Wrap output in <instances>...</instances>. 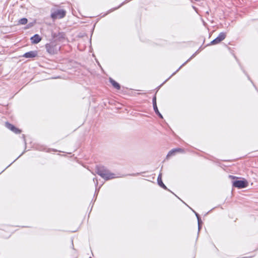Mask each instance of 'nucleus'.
<instances>
[{"mask_svg": "<svg viewBox=\"0 0 258 258\" xmlns=\"http://www.w3.org/2000/svg\"><path fill=\"white\" fill-rule=\"evenodd\" d=\"M196 55H197V53H195L194 54H193L192 55V56L188 59H187L184 63H183L174 73H173L172 74V76H174L177 72H178L179 71V70L183 67L184 66L187 62L189 61L192 58H194V57H195L196 56Z\"/></svg>", "mask_w": 258, "mask_h": 258, "instance_id": "15", "label": "nucleus"}, {"mask_svg": "<svg viewBox=\"0 0 258 258\" xmlns=\"http://www.w3.org/2000/svg\"><path fill=\"white\" fill-rule=\"evenodd\" d=\"M72 245H73V246L74 247L73 241L72 240Z\"/></svg>", "mask_w": 258, "mask_h": 258, "instance_id": "31", "label": "nucleus"}, {"mask_svg": "<svg viewBox=\"0 0 258 258\" xmlns=\"http://www.w3.org/2000/svg\"><path fill=\"white\" fill-rule=\"evenodd\" d=\"M93 181L94 182H95V185H96V186H97L98 185V182L97 179L96 178H93Z\"/></svg>", "mask_w": 258, "mask_h": 258, "instance_id": "24", "label": "nucleus"}, {"mask_svg": "<svg viewBox=\"0 0 258 258\" xmlns=\"http://www.w3.org/2000/svg\"><path fill=\"white\" fill-rule=\"evenodd\" d=\"M200 50H201V47L196 52V53H197V54H198Z\"/></svg>", "mask_w": 258, "mask_h": 258, "instance_id": "26", "label": "nucleus"}, {"mask_svg": "<svg viewBox=\"0 0 258 258\" xmlns=\"http://www.w3.org/2000/svg\"><path fill=\"white\" fill-rule=\"evenodd\" d=\"M192 211L195 213L197 218V220H198V222H201L202 221V220L201 219V217H200V215L197 213L196 212H195L194 210H192Z\"/></svg>", "mask_w": 258, "mask_h": 258, "instance_id": "20", "label": "nucleus"}, {"mask_svg": "<svg viewBox=\"0 0 258 258\" xmlns=\"http://www.w3.org/2000/svg\"><path fill=\"white\" fill-rule=\"evenodd\" d=\"M5 126L17 134H20L21 132L20 130L17 128L14 125L11 124L9 122H5Z\"/></svg>", "mask_w": 258, "mask_h": 258, "instance_id": "7", "label": "nucleus"}, {"mask_svg": "<svg viewBox=\"0 0 258 258\" xmlns=\"http://www.w3.org/2000/svg\"><path fill=\"white\" fill-rule=\"evenodd\" d=\"M46 51L50 54H57L60 49V47L57 44L55 41H51L45 45Z\"/></svg>", "mask_w": 258, "mask_h": 258, "instance_id": "2", "label": "nucleus"}, {"mask_svg": "<svg viewBox=\"0 0 258 258\" xmlns=\"http://www.w3.org/2000/svg\"><path fill=\"white\" fill-rule=\"evenodd\" d=\"M21 156H22V154H20V155H19V156H18V158H20V157H21Z\"/></svg>", "mask_w": 258, "mask_h": 258, "instance_id": "32", "label": "nucleus"}, {"mask_svg": "<svg viewBox=\"0 0 258 258\" xmlns=\"http://www.w3.org/2000/svg\"><path fill=\"white\" fill-rule=\"evenodd\" d=\"M232 185L239 189L246 187L248 186V182L246 180H236L232 181Z\"/></svg>", "mask_w": 258, "mask_h": 258, "instance_id": "4", "label": "nucleus"}, {"mask_svg": "<svg viewBox=\"0 0 258 258\" xmlns=\"http://www.w3.org/2000/svg\"><path fill=\"white\" fill-rule=\"evenodd\" d=\"M30 40L32 44H36L41 41L42 38L38 34H36L31 37Z\"/></svg>", "mask_w": 258, "mask_h": 258, "instance_id": "9", "label": "nucleus"}, {"mask_svg": "<svg viewBox=\"0 0 258 258\" xmlns=\"http://www.w3.org/2000/svg\"><path fill=\"white\" fill-rule=\"evenodd\" d=\"M152 102H153V107L157 106V102H156V94L153 97Z\"/></svg>", "mask_w": 258, "mask_h": 258, "instance_id": "19", "label": "nucleus"}, {"mask_svg": "<svg viewBox=\"0 0 258 258\" xmlns=\"http://www.w3.org/2000/svg\"><path fill=\"white\" fill-rule=\"evenodd\" d=\"M131 0H125V1H124L123 2H122L118 7H116V8H114L113 9H111L110 10V12H112L114 10H117V9L119 8L120 7H121L122 6H123V5H124L125 4H126L127 3H128V2H130Z\"/></svg>", "mask_w": 258, "mask_h": 258, "instance_id": "18", "label": "nucleus"}, {"mask_svg": "<svg viewBox=\"0 0 258 258\" xmlns=\"http://www.w3.org/2000/svg\"><path fill=\"white\" fill-rule=\"evenodd\" d=\"M96 173L101 177L106 180L113 179L116 177L114 173H111L109 170L104 166H97L96 168Z\"/></svg>", "mask_w": 258, "mask_h": 258, "instance_id": "1", "label": "nucleus"}, {"mask_svg": "<svg viewBox=\"0 0 258 258\" xmlns=\"http://www.w3.org/2000/svg\"><path fill=\"white\" fill-rule=\"evenodd\" d=\"M157 182L158 185L164 188L165 190H167L168 191H170L169 189L167 188V187L166 186V185L163 183L162 180V173H160L158 176L157 178Z\"/></svg>", "mask_w": 258, "mask_h": 258, "instance_id": "11", "label": "nucleus"}, {"mask_svg": "<svg viewBox=\"0 0 258 258\" xmlns=\"http://www.w3.org/2000/svg\"><path fill=\"white\" fill-rule=\"evenodd\" d=\"M229 178L230 179H238V177H236V176H233V175H229Z\"/></svg>", "mask_w": 258, "mask_h": 258, "instance_id": "22", "label": "nucleus"}, {"mask_svg": "<svg viewBox=\"0 0 258 258\" xmlns=\"http://www.w3.org/2000/svg\"><path fill=\"white\" fill-rule=\"evenodd\" d=\"M23 138L24 139V142H25V144H26V141H25V135H23Z\"/></svg>", "mask_w": 258, "mask_h": 258, "instance_id": "27", "label": "nucleus"}, {"mask_svg": "<svg viewBox=\"0 0 258 258\" xmlns=\"http://www.w3.org/2000/svg\"><path fill=\"white\" fill-rule=\"evenodd\" d=\"M38 53L37 51H30L24 53L23 55L25 58H34L37 56Z\"/></svg>", "mask_w": 258, "mask_h": 258, "instance_id": "10", "label": "nucleus"}, {"mask_svg": "<svg viewBox=\"0 0 258 258\" xmlns=\"http://www.w3.org/2000/svg\"><path fill=\"white\" fill-rule=\"evenodd\" d=\"M66 11L62 9H52L50 17L53 20L61 19L65 17Z\"/></svg>", "mask_w": 258, "mask_h": 258, "instance_id": "3", "label": "nucleus"}, {"mask_svg": "<svg viewBox=\"0 0 258 258\" xmlns=\"http://www.w3.org/2000/svg\"><path fill=\"white\" fill-rule=\"evenodd\" d=\"M27 22H28V20L26 18H23L22 19H20L18 21L19 24H21V25H25L27 23Z\"/></svg>", "mask_w": 258, "mask_h": 258, "instance_id": "17", "label": "nucleus"}, {"mask_svg": "<svg viewBox=\"0 0 258 258\" xmlns=\"http://www.w3.org/2000/svg\"><path fill=\"white\" fill-rule=\"evenodd\" d=\"M52 37L54 40L53 41H61L64 38V34L63 32H52L51 34Z\"/></svg>", "mask_w": 258, "mask_h": 258, "instance_id": "6", "label": "nucleus"}, {"mask_svg": "<svg viewBox=\"0 0 258 258\" xmlns=\"http://www.w3.org/2000/svg\"><path fill=\"white\" fill-rule=\"evenodd\" d=\"M172 76H172V75H171V76H170L168 79H167L166 80H165V81L163 82V83L162 85H160V86H162V85L164 83H165V82H167V81H168L170 78H171Z\"/></svg>", "mask_w": 258, "mask_h": 258, "instance_id": "25", "label": "nucleus"}, {"mask_svg": "<svg viewBox=\"0 0 258 258\" xmlns=\"http://www.w3.org/2000/svg\"><path fill=\"white\" fill-rule=\"evenodd\" d=\"M21 156H22V154H20V155H19V156H18V158H20V157H21Z\"/></svg>", "mask_w": 258, "mask_h": 258, "instance_id": "34", "label": "nucleus"}, {"mask_svg": "<svg viewBox=\"0 0 258 258\" xmlns=\"http://www.w3.org/2000/svg\"><path fill=\"white\" fill-rule=\"evenodd\" d=\"M155 113L158 116V117L161 119L163 118L162 115L160 113L157 106L153 107Z\"/></svg>", "mask_w": 258, "mask_h": 258, "instance_id": "16", "label": "nucleus"}, {"mask_svg": "<svg viewBox=\"0 0 258 258\" xmlns=\"http://www.w3.org/2000/svg\"><path fill=\"white\" fill-rule=\"evenodd\" d=\"M21 156H22V154H20V155H19V156H18V158H20V157H21Z\"/></svg>", "mask_w": 258, "mask_h": 258, "instance_id": "33", "label": "nucleus"}, {"mask_svg": "<svg viewBox=\"0 0 258 258\" xmlns=\"http://www.w3.org/2000/svg\"><path fill=\"white\" fill-rule=\"evenodd\" d=\"M198 230L199 231L200 230V229L202 228V221L198 222Z\"/></svg>", "mask_w": 258, "mask_h": 258, "instance_id": "21", "label": "nucleus"}, {"mask_svg": "<svg viewBox=\"0 0 258 258\" xmlns=\"http://www.w3.org/2000/svg\"><path fill=\"white\" fill-rule=\"evenodd\" d=\"M196 55H197V53H195L194 54H193L192 55V56L188 59H187L184 63H183L174 73H173L172 74V76H174L177 72H178L179 71V70L183 67L184 66L187 62L189 61L192 58H194V57H195L196 56Z\"/></svg>", "mask_w": 258, "mask_h": 258, "instance_id": "13", "label": "nucleus"}, {"mask_svg": "<svg viewBox=\"0 0 258 258\" xmlns=\"http://www.w3.org/2000/svg\"><path fill=\"white\" fill-rule=\"evenodd\" d=\"M226 36V33L221 32L218 37L211 42V45H215L220 43Z\"/></svg>", "mask_w": 258, "mask_h": 258, "instance_id": "5", "label": "nucleus"}, {"mask_svg": "<svg viewBox=\"0 0 258 258\" xmlns=\"http://www.w3.org/2000/svg\"><path fill=\"white\" fill-rule=\"evenodd\" d=\"M192 8L194 10H195L196 11H197V9L196 7H195V6H192Z\"/></svg>", "mask_w": 258, "mask_h": 258, "instance_id": "30", "label": "nucleus"}, {"mask_svg": "<svg viewBox=\"0 0 258 258\" xmlns=\"http://www.w3.org/2000/svg\"><path fill=\"white\" fill-rule=\"evenodd\" d=\"M206 16H207V15H209V11H207V12H206Z\"/></svg>", "mask_w": 258, "mask_h": 258, "instance_id": "28", "label": "nucleus"}, {"mask_svg": "<svg viewBox=\"0 0 258 258\" xmlns=\"http://www.w3.org/2000/svg\"><path fill=\"white\" fill-rule=\"evenodd\" d=\"M183 151L184 150L180 148L173 149L168 152L166 156V158H168L170 157L174 156L177 153H181L183 152Z\"/></svg>", "mask_w": 258, "mask_h": 258, "instance_id": "8", "label": "nucleus"}, {"mask_svg": "<svg viewBox=\"0 0 258 258\" xmlns=\"http://www.w3.org/2000/svg\"><path fill=\"white\" fill-rule=\"evenodd\" d=\"M33 23H29V24H28L27 25V27H26V28H31V27H32V26H33Z\"/></svg>", "mask_w": 258, "mask_h": 258, "instance_id": "23", "label": "nucleus"}, {"mask_svg": "<svg viewBox=\"0 0 258 258\" xmlns=\"http://www.w3.org/2000/svg\"><path fill=\"white\" fill-rule=\"evenodd\" d=\"M109 82L111 84L113 87L117 90H119L120 89V85L113 79L111 78H109Z\"/></svg>", "mask_w": 258, "mask_h": 258, "instance_id": "12", "label": "nucleus"}, {"mask_svg": "<svg viewBox=\"0 0 258 258\" xmlns=\"http://www.w3.org/2000/svg\"><path fill=\"white\" fill-rule=\"evenodd\" d=\"M98 191H97V189H96V190H95V195L96 194L97 195L98 194Z\"/></svg>", "mask_w": 258, "mask_h": 258, "instance_id": "29", "label": "nucleus"}, {"mask_svg": "<svg viewBox=\"0 0 258 258\" xmlns=\"http://www.w3.org/2000/svg\"><path fill=\"white\" fill-rule=\"evenodd\" d=\"M196 55H197V53H195L194 54H193L192 55V56L188 59H187L184 63H183L174 73H173L172 74V76H174L177 72H178L179 71V70L183 67L184 66L187 62L189 61L192 58H194V57H195L196 56Z\"/></svg>", "mask_w": 258, "mask_h": 258, "instance_id": "14", "label": "nucleus"}]
</instances>
